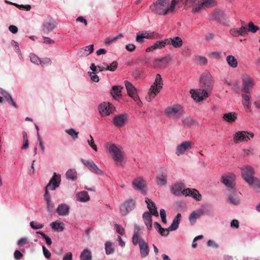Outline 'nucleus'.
I'll return each mask as SVG.
<instances>
[{
  "instance_id": "nucleus-3",
  "label": "nucleus",
  "mask_w": 260,
  "mask_h": 260,
  "mask_svg": "<svg viewBox=\"0 0 260 260\" xmlns=\"http://www.w3.org/2000/svg\"><path fill=\"white\" fill-rule=\"evenodd\" d=\"M163 81L160 75L157 74L152 85L150 87L146 99L148 102H151L162 88Z\"/></svg>"
},
{
  "instance_id": "nucleus-43",
  "label": "nucleus",
  "mask_w": 260,
  "mask_h": 260,
  "mask_svg": "<svg viewBox=\"0 0 260 260\" xmlns=\"http://www.w3.org/2000/svg\"><path fill=\"white\" fill-rule=\"evenodd\" d=\"M133 244H146L142 236L138 233H135L133 237Z\"/></svg>"
},
{
  "instance_id": "nucleus-63",
  "label": "nucleus",
  "mask_w": 260,
  "mask_h": 260,
  "mask_svg": "<svg viewBox=\"0 0 260 260\" xmlns=\"http://www.w3.org/2000/svg\"><path fill=\"white\" fill-rule=\"evenodd\" d=\"M160 216L162 220V222L164 223H167V220H166V211L164 209H161L160 210Z\"/></svg>"
},
{
  "instance_id": "nucleus-57",
  "label": "nucleus",
  "mask_w": 260,
  "mask_h": 260,
  "mask_svg": "<svg viewBox=\"0 0 260 260\" xmlns=\"http://www.w3.org/2000/svg\"><path fill=\"white\" fill-rule=\"evenodd\" d=\"M114 230L116 231L117 233H118L120 235H122L124 234V229L120 224H114Z\"/></svg>"
},
{
  "instance_id": "nucleus-33",
  "label": "nucleus",
  "mask_w": 260,
  "mask_h": 260,
  "mask_svg": "<svg viewBox=\"0 0 260 260\" xmlns=\"http://www.w3.org/2000/svg\"><path fill=\"white\" fill-rule=\"evenodd\" d=\"M145 202L147 204V208L150 211V213L155 216H158V213L156 210L155 204L148 198H145Z\"/></svg>"
},
{
  "instance_id": "nucleus-22",
  "label": "nucleus",
  "mask_w": 260,
  "mask_h": 260,
  "mask_svg": "<svg viewBox=\"0 0 260 260\" xmlns=\"http://www.w3.org/2000/svg\"><path fill=\"white\" fill-rule=\"evenodd\" d=\"M169 59L170 58L168 56L155 59L152 61L151 66L154 69L165 68L168 66V61Z\"/></svg>"
},
{
  "instance_id": "nucleus-13",
  "label": "nucleus",
  "mask_w": 260,
  "mask_h": 260,
  "mask_svg": "<svg viewBox=\"0 0 260 260\" xmlns=\"http://www.w3.org/2000/svg\"><path fill=\"white\" fill-rule=\"evenodd\" d=\"M199 2L196 7L192 9V12L193 13L200 12L207 8L214 6L216 4L214 0H200Z\"/></svg>"
},
{
  "instance_id": "nucleus-17",
  "label": "nucleus",
  "mask_w": 260,
  "mask_h": 260,
  "mask_svg": "<svg viewBox=\"0 0 260 260\" xmlns=\"http://www.w3.org/2000/svg\"><path fill=\"white\" fill-rule=\"evenodd\" d=\"M56 27V23L51 19L45 20L42 26V30L44 34L47 35L53 31Z\"/></svg>"
},
{
  "instance_id": "nucleus-51",
  "label": "nucleus",
  "mask_w": 260,
  "mask_h": 260,
  "mask_svg": "<svg viewBox=\"0 0 260 260\" xmlns=\"http://www.w3.org/2000/svg\"><path fill=\"white\" fill-rule=\"evenodd\" d=\"M30 61L37 65H40L41 59L34 53H30L29 55Z\"/></svg>"
},
{
  "instance_id": "nucleus-34",
  "label": "nucleus",
  "mask_w": 260,
  "mask_h": 260,
  "mask_svg": "<svg viewBox=\"0 0 260 260\" xmlns=\"http://www.w3.org/2000/svg\"><path fill=\"white\" fill-rule=\"evenodd\" d=\"M77 200L80 202H86L90 200V197L88 193L83 191L77 193L76 195Z\"/></svg>"
},
{
  "instance_id": "nucleus-38",
  "label": "nucleus",
  "mask_w": 260,
  "mask_h": 260,
  "mask_svg": "<svg viewBox=\"0 0 260 260\" xmlns=\"http://www.w3.org/2000/svg\"><path fill=\"white\" fill-rule=\"evenodd\" d=\"M66 176L67 179L72 181H75L77 179V173L74 169L68 170L66 173Z\"/></svg>"
},
{
  "instance_id": "nucleus-5",
  "label": "nucleus",
  "mask_w": 260,
  "mask_h": 260,
  "mask_svg": "<svg viewBox=\"0 0 260 260\" xmlns=\"http://www.w3.org/2000/svg\"><path fill=\"white\" fill-rule=\"evenodd\" d=\"M214 83V78L209 71L206 70L201 75L200 84L202 88L211 92Z\"/></svg>"
},
{
  "instance_id": "nucleus-58",
  "label": "nucleus",
  "mask_w": 260,
  "mask_h": 260,
  "mask_svg": "<svg viewBox=\"0 0 260 260\" xmlns=\"http://www.w3.org/2000/svg\"><path fill=\"white\" fill-rule=\"evenodd\" d=\"M213 14L214 15V18L219 20L223 18L225 16L224 13L220 10L215 11Z\"/></svg>"
},
{
  "instance_id": "nucleus-30",
  "label": "nucleus",
  "mask_w": 260,
  "mask_h": 260,
  "mask_svg": "<svg viewBox=\"0 0 260 260\" xmlns=\"http://www.w3.org/2000/svg\"><path fill=\"white\" fill-rule=\"evenodd\" d=\"M168 45H172L175 48H180L182 46L183 42L182 39L179 37L168 38Z\"/></svg>"
},
{
  "instance_id": "nucleus-54",
  "label": "nucleus",
  "mask_w": 260,
  "mask_h": 260,
  "mask_svg": "<svg viewBox=\"0 0 260 260\" xmlns=\"http://www.w3.org/2000/svg\"><path fill=\"white\" fill-rule=\"evenodd\" d=\"M253 182L249 184V185H253L254 188L260 192V179L257 178H254L252 179Z\"/></svg>"
},
{
  "instance_id": "nucleus-40",
  "label": "nucleus",
  "mask_w": 260,
  "mask_h": 260,
  "mask_svg": "<svg viewBox=\"0 0 260 260\" xmlns=\"http://www.w3.org/2000/svg\"><path fill=\"white\" fill-rule=\"evenodd\" d=\"M151 214V213L146 212L143 215V218L145 223L149 230L152 227V218Z\"/></svg>"
},
{
  "instance_id": "nucleus-60",
  "label": "nucleus",
  "mask_w": 260,
  "mask_h": 260,
  "mask_svg": "<svg viewBox=\"0 0 260 260\" xmlns=\"http://www.w3.org/2000/svg\"><path fill=\"white\" fill-rule=\"evenodd\" d=\"M209 56L214 59H218L221 57V53L220 52L214 51L209 54Z\"/></svg>"
},
{
  "instance_id": "nucleus-19",
  "label": "nucleus",
  "mask_w": 260,
  "mask_h": 260,
  "mask_svg": "<svg viewBox=\"0 0 260 260\" xmlns=\"http://www.w3.org/2000/svg\"><path fill=\"white\" fill-rule=\"evenodd\" d=\"M61 181V176L56 173H54L53 177L50 180L47 185V189L51 190H55L59 186Z\"/></svg>"
},
{
  "instance_id": "nucleus-18",
  "label": "nucleus",
  "mask_w": 260,
  "mask_h": 260,
  "mask_svg": "<svg viewBox=\"0 0 260 260\" xmlns=\"http://www.w3.org/2000/svg\"><path fill=\"white\" fill-rule=\"evenodd\" d=\"M124 83L127 93L129 96H131L136 102L141 103L137 94V89L135 86L128 81H125Z\"/></svg>"
},
{
  "instance_id": "nucleus-12",
  "label": "nucleus",
  "mask_w": 260,
  "mask_h": 260,
  "mask_svg": "<svg viewBox=\"0 0 260 260\" xmlns=\"http://www.w3.org/2000/svg\"><path fill=\"white\" fill-rule=\"evenodd\" d=\"M192 143L190 141H185L178 144L175 148V154L177 156H181L192 148Z\"/></svg>"
},
{
  "instance_id": "nucleus-24",
  "label": "nucleus",
  "mask_w": 260,
  "mask_h": 260,
  "mask_svg": "<svg viewBox=\"0 0 260 260\" xmlns=\"http://www.w3.org/2000/svg\"><path fill=\"white\" fill-rule=\"evenodd\" d=\"M168 173L163 171L158 173L156 177V182L157 185L165 186L167 183Z\"/></svg>"
},
{
  "instance_id": "nucleus-20",
  "label": "nucleus",
  "mask_w": 260,
  "mask_h": 260,
  "mask_svg": "<svg viewBox=\"0 0 260 260\" xmlns=\"http://www.w3.org/2000/svg\"><path fill=\"white\" fill-rule=\"evenodd\" d=\"M154 37V33L153 32H150L148 31H139L136 34V41L138 43H143L144 39H151Z\"/></svg>"
},
{
  "instance_id": "nucleus-25",
  "label": "nucleus",
  "mask_w": 260,
  "mask_h": 260,
  "mask_svg": "<svg viewBox=\"0 0 260 260\" xmlns=\"http://www.w3.org/2000/svg\"><path fill=\"white\" fill-rule=\"evenodd\" d=\"M127 119V115L125 114L118 115L113 119V123L117 127L124 126Z\"/></svg>"
},
{
  "instance_id": "nucleus-39",
  "label": "nucleus",
  "mask_w": 260,
  "mask_h": 260,
  "mask_svg": "<svg viewBox=\"0 0 260 260\" xmlns=\"http://www.w3.org/2000/svg\"><path fill=\"white\" fill-rule=\"evenodd\" d=\"M226 61L230 67L236 68L238 66V61L235 56L230 55L226 56Z\"/></svg>"
},
{
  "instance_id": "nucleus-53",
  "label": "nucleus",
  "mask_w": 260,
  "mask_h": 260,
  "mask_svg": "<svg viewBox=\"0 0 260 260\" xmlns=\"http://www.w3.org/2000/svg\"><path fill=\"white\" fill-rule=\"evenodd\" d=\"M5 2H6V3H7L8 4L13 5L15 6H16V7H17L18 8H19V9H25L27 11H29L30 10V9H31V6L30 5H18L17 4L13 3L7 1H6Z\"/></svg>"
},
{
  "instance_id": "nucleus-37",
  "label": "nucleus",
  "mask_w": 260,
  "mask_h": 260,
  "mask_svg": "<svg viewBox=\"0 0 260 260\" xmlns=\"http://www.w3.org/2000/svg\"><path fill=\"white\" fill-rule=\"evenodd\" d=\"M0 93L4 96L9 103L11 104L15 108H17L16 103L13 101L11 95L7 91L2 88H0Z\"/></svg>"
},
{
  "instance_id": "nucleus-64",
  "label": "nucleus",
  "mask_w": 260,
  "mask_h": 260,
  "mask_svg": "<svg viewBox=\"0 0 260 260\" xmlns=\"http://www.w3.org/2000/svg\"><path fill=\"white\" fill-rule=\"evenodd\" d=\"M118 66V63L116 61H113L110 65L108 64V70L110 71H114L116 70Z\"/></svg>"
},
{
  "instance_id": "nucleus-52",
  "label": "nucleus",
  "mask_w": 260,
  "mask_h": 260,
  "mask_svg": "<svg viewBox=\"0 0 260 260\" xmlns=\"http://www.w3.org/2000/svg\"><path fill=\"white\" fill-rule=\"evenodd\" d=\"M156 49H161L165 47L166 45H168L167 39L161 41H157L155 43Z\"/></svg>"
},
{
  "instance_id": "nucleus-2",
  "label": "nucleus",
  "mask_w": 260,
  "mask_h": 260,
  "mask_svg": "<svg viewBox=\"0 0 260 260\" xmlns=\"http://www.w3.org/2000/svg\"><path fill=\"white\" fill-rule=\"evenodd\" d=\"M105 148L116 165L123 167L126 163V158L122 148L119 145L109 142L105 144Z\"/></svg>"
},
{
  "instance_id": "nucleus-16",
  "label": "nucleus",
  "mask_w": 260,
  "mask_h": 260,
  "mask_svg": "<svg viewBox=\"0 0 260 260\" xmlns=\"http://www.w3.org/2000/svg\"><path fill=\"white\" fill-rule=\"evenodd\" d=\"M236 175L234 174L223 175L221 177V182L228 187L233 189L235 185Z\"/></svg>"
},
{
  "instance_id": "nucleus-10",
  "label": "nucleus",
  "mask_w": 260,
  "mask_h": 260,
  "mask_svg": "<svg viewBox=\"0 0 260 260\" xmlns=\"http://www.w3.org/2000/svg\"><path fill=\"white\" fill-rule=\"evenodd\" d=\"M211 92L205 88L197 90L191 89L190 90L192 98L196 102H200L206 99L210 94Z\"/></svg>"
},
{
  "instance_id": "nucleus-23",
  "label": "nucleus",
  "mask_w": 260,
  "mask_h": 260,
  "mask_svg": "<svg viewBox=\"0 0 260 260\" xmlns=\"http://www.w3.org/2000/svg\"><path fill=\"white\" fill-rule=\"evenodd\" d=\"M185 187L182 182L175 183L171 187V192L176 196L184 195L183 191L186 189Z\"/></svg>"
},
{
  "instance_id": "nucleus-26",
  "label": "nucleus",
  "mask_w": 260,
  "mask_h": 260,
  "mask_svg": "<svg viewBox=\"0 0 260 260\" xmlns=\"http://www.w3.org/2000/svg\"><path fill=\"white\" fill-rule=\"evenodd\" d=\"M94 45L93 44L80 48L77 52V55L80 57H86L93 52Z\"/></svg>"
},
{
  "instance_id": "nucleus-14",
  "label": "nucleus",
  "mask_w": 260,
  "mask_h": 260,
  "mask_svg": "<svg viewBox=\"0 0 260 260\" xmlns=\"http://www.w3.org/2000/svg\"><path fill=\"white\" fill-rule=\"evenodd\" d=\"M98 109L102 116H107L112 113L115 108L112 104L109 102H103L99 105Z\"/></svg>"
},
{
  "instance_id": "nucleus-59",
  "label": "nucleus",
  "mask_w": 260,
  "mask_h": 260,
  "mask_svg": "<svg viewBox=\"0 0 260 260\" xmlns=\"http://www.w3.org/2000/svg\"><path fill=\"white\" fill-rule=\"evenodd\" d=\"M105 250L107 254H111L114 253L115 248L113 245H105Z\"/></svg>"
},
{
  "instance_id": "nucleus-42",
  "label": "nucleus",
  "mask_w": 260,
  "mask_h": 260,
  "mask_svg": "<svg viewBox=\"0 0 260 260\" xmlns=\"http://www.w3.org/2000/svg\"><path fill=\"white\" fill-rule=\"evenodd\" d=\"M203 214V210H199L192 212L189 217V221L191 222H194L197 218L200 217Z\"/></svg>"
},
{
  "instance_id": "nucleus-46",
  "label": "nucleus",
  "mask_w": 260,
  "mask_h": 260,
  "mask_svg": "<svg viewBox=\"0 0 260 260\" xmlns=\"http://www.w3.org/2000/svg\"><path fill=\"white\" fill-rule=\"evenodd\" d=\"M140 253L142 257H145L148 255L149 249L148 245H139Z\"/></svg>"
},
{
  "instance_id": "nucleus-6",
  "label": "nucleus",
  "mask_w": 260,
  "mask_h": 260,
  "mask_svg": "<svg viewBox=\"0 0 260 260\" xmlns=\"http://www.w3.org/2000/svg\"><path fill=\"white\" fill-rule=\"evenodd\" d=\"M183 112V108L180 104H173L167 107L164 114L169 118H179Z\"/></svg>"
},
{
  "instance_id": "nucleus-21",
  "label": "nucleus",
  "mask_w": 260,
  "mask_h": 260,
  "mask_svg": "<svg viewBox=\"0 0 260 260\" xmlns=\"http://www.w3.org/2000/svg\"><path fill=\"white\" fill-rule=\"evenodd\" d=\"M81 161L89 169L90 171L100 175L103 174V172L102 170L100 169L93 161L86 160L81 158Z\"/></svg>"
},
{
  "instance_id": "nucleus-7",
  "label": "nucleus",
  "mask_w": 260,
  "mask_h": 260,
  "mask_svg": "<svg viewBox=\"0 0 260 260\" xmlns=\"http://www.w3.org/2000/svg\"><path fill=\"white\" fill-rule=\"evenodd\" d=\"M132 185L135 190L140 191L144 195L147 194V184L142 177L138 176L134 178L132 181Z\"/></svg>"
},
{
  "instance_id": "nucleus-4",
  "label": "nucleus",
  "mask_w": 260,
  "mask_h": 260,
  "mask_svg": "<svg viewBox=\"0 0 260 260\" xmlns=\"http://www.w3.org/2000/svg\"><path fill=\"white\" fill-rule=\"evenodd\" d=\"M181 214L178 213L176 216L174 218L171 225L168 229L161 228L160 224L157 222L154 223V226L157 232L162 236H167L169 233V231H174L177 229L180 221Z\"/></svg>"
},
{
  "instance_id": "nucleus-47",
  "label": "nucleus",
  "mask_w": 260,
  "mask_h": 260,
  "mask_svg": "<svg viewBox=\"0 0 260 260\" xmlns=\"http://www.w3.org/2000/svg\"><path fill=\"white\" fill-rule=\"evenodd\" d=\"M182 122L184 126H189L194 123V121L191 117L186 116L182 119Z\"/></svg>"
},
{
  "instance_id": "nucleus-29",
  "label": "nucleus",
  "mask_w": 260,
  "mask_h": 260,
  "mask_svg": "<svg viewBox=\"0 0 260 260\" xmlns=\"http://www.w3.org/2000/svg\"><path fill=\"white\" fill-rule=\"evenodd\" d=\"M70 206L66 204H60L58 205L56 212L59 215L62 216H67L69 214Z\"/></svg>"
},
{
  "instance_id": "nucleus-9",
  "label": "nucleus",
  "mask_w": 260,
  "mask_h": 260,
  "mask_svg": "<svg viewBox=\"0 0 260 260\" xmlns=\"http://www.w3.org/2000/svg\"><path fill=\"white\" fill-rule=\"evenodd\" d=\"M241 175L243 179L248 184H251L252 179L254 178V170L250 166L244 165L241 169Z\"/></svg>"
},
{
  "instance_id": "nucleus-11",
  "label": "nucleus",
  "mask_w": 260,
  "mask_h": 260,
  "mask_svg": "<svg viewBox=\"0 0 260 260\" xmlns=\"http://www.w3.org/2000/svg\"><path fill=\"white\" fill-rule=\"evenodd\" d=\"M136 206V201L128 199L120 206V212L122 216H125L131 212Z\"/></svg>"
},
{
  "instance_id": "nucleus-32",
  "label": "nucleus",
  "mask_w": 260,
  "mask_h": 260,
  "mask_svg": "<svg viewBox=\"0 0 260 260\" xmlns=\"http://www.w3.org/2000/svg\"><path fill=\"white\" fill-rule=\"evenodd\" d=\"M238 114L235 112H229L223 115L222 120L226 122L232 123L236 121Z\"/></svg>"
},
{
  "instance_id": "nucleus-49",
  "label": "nucleus",
  "mask_w": 260,
  "mask_h": 260,
  "mask_svg": "<svg viewBox=\"0 0 260 260\" xmlns=\"http://www.w3.org/2000/svg\"><path fill=\"white\" fill-rule=\"evenodd\" d=\"M254 154V149L251 147H249L247 149H244L242 150L241 155L243 157H247L252 155Z\"/></svg>"
},
{
  "instance_id": "nucleus-28",
  "label": "nucleus",
  "mask_w": 260,
  "mask_h": 260,
  "mask_svg": "<svg viewBox=\"0 0 260 260\" xmlns=\"http://www.w3.org/2000/svg\"><path fill=\"white\" fill-rule=\"evenodd\" d=\"M240 196L241 193L240 192H238L236 190H233L229 195L228 200L231 204L238 205L240 203Z\"/></svg>"
},
{
  "instance_id": "nucleus-61",
  "label": "nucleus",
  "mask_w": 260,
  "mask_h": 260,
  "mask_svg": "<svg viewBox=\"0 0 260 260\" xmlns=\"http://www.w3.org/2000/svg\"><path fill=\"white\" fill-rule=\"evenodd\" d=\"M51 60L49 58H44L42 60H41L40 65L42 67L48 66L51 64Z\"/></svg>"
},
{
  "instance_id": "nucleus-1",
  "label": "nucleus",
  "mask_w": 260,
  "mask_h": 260,
  "mask_svg": "<svg viewBox=\"0 0 260 260\" xmlns=\"http://www.w3.org/2000/svg\"><path fill=\"white\" fill-rule=\"evenodd\" d=\"M179 0H157L150 6L151 12L159 15H167L173 14L176 11V7Z\"/></svg>"
},
{
  "instance_id": "nucleus-27",
  "label": "nucleus",
  "mask_w": 260,
  "mask_h": 260,
  "mask_svg": "<svg viewBox=\"0 0 260 260\" xmlns=\"http://www.w3.org/2000/svg\"><path fill=\"white\" fill-rule=\"evenodd\" d=\"M183 192L184 196H191L197 201H200L201 200L202 196L197 189L187 188Z\"/></svg>"
},
{
  "instance_id": "nucleus-41",
  "label": "nucleus",
  "mask_w": 260,
  "mask_h": 260,
  "mask_svg": "<svg viewBox=\"0 0 260 260\" xmlns=\"http://www.w3.org/2000/svg\"><path fill=\"white\" fill-rule=\"evenodd\" d=\"M122 87L120 86H114L111 90V94L113 98L118 100L119 97L121 96L120 93Z\"/></svg>"
},
{
  "instance_id": "nucleus-62",
  "label": "nucleus",
  "mask_w": 260,
  "mask_h": 260,
  "mask_svg": "<svg viewBox=\"0 0 260 260\" xmlns=\"http://www.w3.org/2000/svg\"><path fill=\"white\" fill-rule=\"evenodd\" d=\"M47 210L48 212H52L54 208V205L51 200L46 201Z\"/></svg>"
},
{
  "instance_id": "nucleus-31",
  "label": "nucleus",
  "mask_w": 260,
  "mask_h": 260,
  "mask_svg": "<svg viewBox=\"0 0 260 260\" xmlns=\"http://www.w3.org/2000/svg\"><path fill=\"white\" fill-rule=\"evenodd\" d=\"M230 34L232 36L237 37L238 35L244 36L247 35V26H242L239 28H233L230 30Z\"/></svg>"
},
{
  "instance_id": "nucleus-8",
  "label": "nucleus",
  "mask_w": 260,
  "mask_h": 260,
  "mask_svg": "<svg viewBox=\"0 0 260 260\" xmlns=\"http://www.w3.org/2000/svg\"><path fill=\"white\" fill-rule=\"evenodd\" d=\"M254 137L253 133L248 131H238L233 136V142L235 144H239L248 142Z\"/></svg>"
},
{
  "instance_id": "nucleus-45",
  "label": "nucleus",
  "mask_w": 260,
  "mask_h": 260,
  "mask_svg": "<svg viewBox=\"0 0 260 260\" xmlns=\"http://www.w3.org/2000/svg\"><path fill=\"white\" fill-rule=\"evenodd\" d=\"M194 61L198 65L205 66L208 63V59L205 56L199 55L195 57Z\"/></svg>"
},
{
  "instance_id": "nucleus-36",
  "label": "nucleus",
  "mask_w": 260,
  "mask_h": 260,
  "mask_svg": "<svg viewBox=\"0 0 260 260\" xmlns=\"http://www.w3.org/2000/svg\"><path fill=\"white\" fill-rule=\"evenodd\" d=\"M53 230L57 232H62L64 228V224L62 222L54 221L50 223Z\"/></svg>"
},
{
  "instance_id": "nucleus-50",
  "label": "nucleus",
  "mask_w": 260,
  "mask_h": 260,
  "mask_svg": "<svg viewBox=\"0 0 260 260\" xmlns=\"http://www.w3.org/2000/svg\"><path fill=\"white\" fill-rule=\"evenodd\" d=\"M247 29V32L250 31L252 33H255L259 29V28L255 25L252 22H249L248 24Z\"/></svg>"
},
{
  "instance_id": "nucleus-35",
  "label": "nucleus",
  "mask_w": 260,
  "mask_h": 260,
  "mask_svg": "<svg viewBox=\"0 0 260 260\" xmlns=\"http://www.w3.org/2000/svg\"><path fill=\"white\" fill-rule=\"evenodd\" d=\"M242 104H243L245 109L246 110V111L247 112H250V109L249 105H250V96L249 95L247 94V93H245L244 94H242Z\"/></svg>"
},
{
  "instance_id": "nucleus-55",
  "label": "nucleus",
  "mask_w": 260,
  "mask_h": 260,
  "mask_svg": "<svg viewBox=\"0 0 260 260\" xmlns=\"http://www.w3.org/2000/svg\"><path fill=\"white\" fill-rule=\"evenodd\" d=\"M90 139L87 140L88 144L95 151H98V147L96 145L94 144V140L93 139L92 137L90 135L89 136Z\"/></svg>"
},
{
  "instance_id": "nucleus-56",
  "label": "nucleus",
  "mask_w": 260,
  "mask_h": 260,
  "mask_svg": "<svg viewBox=\"0 0 260 260\" xmlns=\"http://www.w3.org/2000/svg\"><path fill=\"white\" fill-rule=\"evenodd\" d=\"M30 226L33 229H41L44 226L43 224L39 223L36 221H31L30 222Z\"/></svg>"
},
{
  "instance_id": "nucleus-48",
  "label": "nucleus",
  "mask_w": 260,
  "mask_h": 260,
  "mask_svg": "<svg viewBox=\"0 0 260 260\" xmlns=\"http://www.w3.org/2000/svg\"><path fill=\"white\" fill-rule=\"evenodd\" d=\"M65 132L69 135L74 140H76L78 139L79 133L76 132L74 128L66 129Z\"/></svg>"
},
{
  "instance_id": "nucleus-44",
  "label": "nucleus",
  "mask_w": 260,
  "mask_h": 260,
  "mask_svg": "<svg viewBox=\"0 0 260 260\" xmlns=\"http://www.w3.org/2000/svg\"><path fill=\"white\" fill-rule=\"evenodd\" d=\"M80 260H91V252L88 249H84L80 255Z\"/></svg>"
},
{
  "instance_id": "nucleus-15",
  "label": "nucleus",
  "mask_w": 260,
  "mask_h": 260,
  "mask_svg": "<svg viewBox=\"0 0 260 260\" xmlns=\"http://www.w3.org/2000/svg\"><path fill=\"white\" fill-rule=\"evenodd\" d=\"M242 91L246 93H248L254 85V80L249 76L245 75L242 77Z\"/></svg>"
}]
</instances>
